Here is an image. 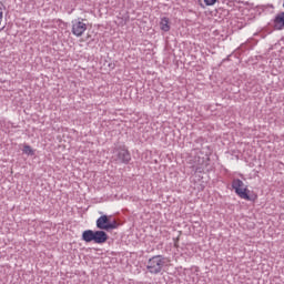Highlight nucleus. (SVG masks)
I'll list each match as a JSON object with an SVG mask.
<instances>
[{
	"label": "nucleus",
	"instance_id": "nucleus-1",
	"mask_svg": "<svg viewBox=\"0 0 284 284\" xmlns=\"http://www.w3.org/2000/svg\"><path fill=\"white\" fill-rule=\"evenodd\" d=\"M165 263H168V257L163 255H154L146 262V270L149 274H153L154 276H156L158 274H161V272H163Z\"/></svg>",
	"mask_w": 284,
	"mask_h": 284
},
{
	"label": "nucleus",
	"instance_id": "nucleus-2",
	"mask_svg": "<svg viewBox=\"0 0 284 284\" xmlns=\"http://www.w3.org/2000/svg\"><path fill=\"white\" fill-rule=\"evenodd\" d=\"M82 241H84V243H97L98 245H103V243L108 241V233H105V231L85 230L82 232Z\"/></svg>",
	"mask_w": 284,
	"mask_h": 284
},
{
	"label": "nucleus",
	"instance_id": "nucleus-3",
	"mask_svg": "<svg viewBox=\"0 0 284 284\" xmlns=\"http://www.w3.org/2000/svg\"><path fill=\"white\" fill-rule=\"evenodd\" d=\"M113 160L115 163L128 165L132 161V155L125 145H120L113 150Z\"/></svg>",
	"mask_w": 284,
	"mask_h": 284
},
{
	"label": "nucleus",
	"instance_id": "nucleus-4",
	"mask_svg": "<svg viewBox=\"0 0 284 284\" xmlns=\"http://www.w3.org/2000/svg\"><path fill=\"white\" fill-rule=\"evenodd\" d=\"M232 187L240 199H244V201H252L250 197V190L247 186H245V183H243L241 179H234L232 182Z\"/></svg>",
	"mask_w": 284,
	"mask_h": 284
},
{
	"label": "nucleus",
	"instance_id": "nucleus-5",
	"mask_svg": "<svg viewBox=\"0 0 284 284\" xmlns=\"http://www.w3.org/2000/svg\"><path fill=\"white\" fill-rule=\"evenodd\" d=\"M97 227L102 232L103 230H105V232H109V230H116V227H119V224L116 223V221L110 222V219H108V215H101L97 220Z\"/></svg>",
	"mask_w": 284,
	"mask_h": 284
},
{
	"label": "nucleus",
	"instance_id": "nucleus-6",
	"mask_svg": "<svg viewBox=\"0 0 284 284\" xmlns=\"http://www.w3.org/2000/svg\"><path fill=\"white\" fill-rule=\"evenodd\" d=\"M72 34H74V37H83L85 30H88V24L85 22H83L82 18H78L75 20H72Z\"/></svg>",
	"mask_w": 284,
	"mask_h": 284
},
{
	"label": "nucleus",
	"instance_id": "nucleus-7",
	"mask_svg": "<svg viewBox=\"0 0 284 284\" xmlns=\"http://www.w3.org/2000/svg\"><path fill=\"white\" fill-rule=\"evenodd\" d=\"M159 26L162 32H170V30H172V24L170 22V18L168 17H161Z\"/></svg>",
	"mask_w": 284,
	"mask_h": 284
},
{
	"label": "nucleus",
	"instance_id": "nucleus-8",
	"mask_svg": "<svg viewBox=\"0 0 284 284\" xmlns=\"http://www.w3.org/2000/svg\"><path fill=\"white\" fill-rule=\"evenodd\" d=\"M23 154H27V156H34V150H32V146L24 145L22 150Z\"/></svg>",
	"mask_w": 284,
	"mask_h": 284
},
{
	"label": "nucleus",
	"instance_id": "nucleus-9",
	"mask_svg": "<svg viewBox=\"0 0 284 284\" xmlns=\"http://www.w3.org/2000/svg\"><path fill=\"white\" fill-rule=\"evenodd\" d=\"M6 0H0V24H1V21H3V8H6L4 6H3V2H4Z\"/></svg>",
	"mask_w": 284,
	"mask_h": 284
},
{
	"label": "nucleus",
	"instance_id": "nucleus-10",
	"mask_svg": "<svg viewBox=\"0 0 284 284\" xmlns=\"http://www.w3.org/2000/svg\"><path fill=\"white\" fill-rule=\"evenodd\" d=\"M205 6H214L216 3V0H204Z\"/></svg>",
	"mask_w": 284,
	"mask_h": 284
},
{
	"label": "nucleus",
	"instance_id": "nucleus-11",
	"mask_svg": "<svg viewBox=\"0 0 284 284\" xmlns=\"http://www.w3.org/2000/svg\"><path fill=\"white\" fill-rule=\"evenodd\" d=\"M261 9H262V10H265V6H262Z\"/></svg>",
	"mask_w": 284,
	"mask_h": 284
}]
</instances>
